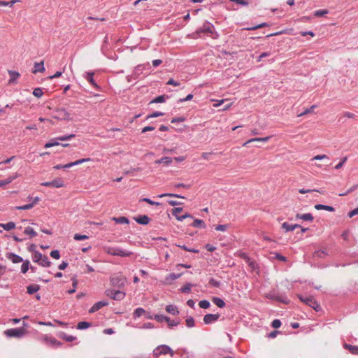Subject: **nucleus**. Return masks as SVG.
Wrapping results in <instances>:
<instances>
[{"label":"nucleus","instance_id":"nucleus-25","mask_svg":"<svg viewBox=\"0 0 358 358\" xmlns=\"http://www.w3.org/2000/svg\"><path fill=\"white\" fill-rule=\"evenodd\" d=\"M190 226L193 227H197V228H201L205 229L206 225L203 220H199V219H195L192 224H190Z\"/></svg>","mask_w":358,"mask_h":358},{"label":"nucleus","instance_id":"nucleus-54","mask_svg":"<svg viewBox=\"0 0 358 358\" xmlns=\"http://www.w3.org/2000/svg\"><path fill=\"white\" fill-rule=\"evenodd\" d=\"M268 24L266 22H263V23L257 24V25H256L255 27L245 28V29L246 30H256L257 29L265 27H268Z\"/></svg>","mask_w":358,"mask_h":358},{"label":"nucleus","instance_id":"nucleus-20","mask_svg":"<svg viewBox=\"0 0 358 358\" xmlns=\"http://www.w3.org/2000/svg\"><path fill=\"white\" fill-rule=\"evenodd\" d=\"M150 66V64L147 63L145 65H138L135 67L134 70L133 75L134 76V78H136L138 76L143 73V69L145 66Z\"/></svg>","mask_w":358,"mask_h":358},{"label":"nucleus","instance_id":"nucleus-14","mask_svg":"<svg viewBox=\"0 0 358 358\" xmlns=\"http://www.w3.org/2000/svg\"><path fill=\"white\" fill-rule=\"evenodd\" d=\"M134 220L139 224L146 225L150 221V218L146 215H139L134 217Z\"/></svg>","mask_w":358,"mask_h":358},{"label":"nucleus","instance_id":"nucleus-59","mask_svg":"<svg viewBox=\"0 0 358 358\" xmlns=\"http://www.w3.org/2000/svg\"><path fill=\"white\" fill-rule=\"evenodd\" d=\"M301 219L305 221L311 222L313 220V217L312 214H310V213H305L301 215Z\"/></svg>","mask_w":358,"mask_h":358},{"label":"nucleus","instance_id":"nucleus-32","mask_svg":"<svg viewBox=\"0 0 358 358\" xmlns=\"http://www.w3.org/2000/svg\"><path fill=\"white\" fill-rule=\"evenodd\" d=\"M22 262V264L21 266V272L24 274L26 273L28 270L29 269V266H30V262L29 260L26 259V260H24L23 259V262Z\"/></svg>","mask_w":358,"mask_h":358},{"label":"nucleus","instance_id":"nucleus-19","mask_svg":"<svg viewBox=\"0 0 358 358\" xmlns=\"http://www.w3.org/2000/svg\"><path fill=\"white\" fill-rule=\"evenodd\" d=\"M8 72L10 76V79L8 80L9 84L15 83L16 80L20 76V74L17 71L8 70Z\"/></svg>","mask_w":358,"mask_h":358},{"label":"nucleus","instance_id":"nucleus-55","mask_svg":"<svg viewBox=\"0 0 358 358\" xmlns=\"http://www.w3.org/2000/svg\"><path fill=\"white\" fill-rule=\"evenodd\" d=\"M164 115V113L162 112L155 111V112L152 113V114L148 115L146 117V120H148L150 118H153V117H157L159 116H163Z\"/></svg>","mask_w":358,"mask_h":358},{"label":"nucleus","instance_id":"nucleus-13","mask_svg":"<svg viewBox=\"0 0 358 358\" xmlns=\"http://www.w3.org/2000/svg\"><path fill=\"white\" fill-rule=\"evenodd\" d=\"M108 305V302L106 301H100L96 303H95L89 310L90 313H94L99 310H100L101 308L106 306Z\"/></svg>","mask_w":358,"mask_h":358},{"label":"nucleus","instance_id":"nucleus-58","mask_svg":"<svg viewBox=\"0 0 358 358\" xmlns=\"http://www.w3.org/2000/svg\"><path fill=\"white\" fill-rule=\"evenodd\" d=\"M17 178V175L9 176L6 180H2L3 186L10 184L13 180H15Z\"/></svg>","mask_w":358,"mask_h":358},{"label":"nucleus","instance_id":"nucleus-61","mask_svg":"<svg viewBox=\"0 0 358 358\" xmlns=\"http://www.w3.org/2000/svg\"><path fill=\"white\" fill-rule=\"evenodd\" d=\"M281 321L278 319H275L271 322V327L274 329H278L281 326Z\"/></svg>","mask_w":358,"mask_h":358},{"label":"nucleus","instance_id":"nucleus-26","mask_svg":"<svg viewBox=\"0 0 358 358\" xmlns=\"http://www.w3.org/2000/svg\"><path fill=\"white\" fill-rule=\"evenodd\" d=\"M173 159L169 157H164L155 162V164H164L166 166H169L172 163Z\"/></svg>","mask_w":358,"mask_h":358},{"label":"nucleus","instance_id":"nucleus-50","mask_svg":"<svg viewBox=\"0 0 358 358\" xmlns=\"http://www.w3.org/2000/svg\"><path fill=\"white\" fill-rule=\"evenodd\" d=\"M140 201H141L146 202V203H149L150 205H152V206H159V205H161V203L157 202V201H154L151 200L149 198H143Z\"/></svg>","mask_w":358,"mask_h":358},{"label":"nucleus","instance_id":"nucleus-4","mask_svg":"<svg viewBox=\"0 0 358 358\" xmlns=\"http://www.w3.org/2000/svg\"><path fill=\"white\" fill-rule=\"evenodd\" d=\"M33 261L43 267H50L52 264L48 257L43 255L40 252H35L33 255Z\"/></svg>","mask_w":358,"mask_h":358},{"label":"nucleus","instance_id":"nucleus-15","mask_svg":"<svg viewBox=\"0 0 358 358\" xmlns=\"http://www.w3.org/2000/svg\"><path fill=\"white\" fill-rule=\"evenodd\" d=\"M182 275V273L176 274L174 273H169L165 277L164 283L171 285L173 280L179 278Z\"/></svg>","mask_w":358,"mask_h":358},{"label":"nucleus","instance_id":"nucleus-42","mask_svg":"<svg viewBox=\"0 0 358 358\" xmlns=\"http://www.w3.org/2000/svg\"><path fill=\"white\" fill-rule=\"evenodd\" d=\"M62 339L65 340L68 342H72L76 339V336L67 335L65 333H62V336H60Z\"/></svg>","mask_w":358,"mask_h":358},{"label":"nucleus","instance_id":"nucleus-16","mask_svg":"<svg viewBox=\"0 0 358 358\" xmlns=\"http://www.w3.org/2000/svg\"><path fill=\"white\" fill-rule=\"evenodd\" d=\"M94 75V72L89 71V72L86 73V75H85V78L95 88L99 89L100 88L99 86L96 84V83L94 80V78H93Z\"/></svg>","mask_w":358,"mask_h":358},{"label":"nucleus","instance_id":"nucleus-1","mask_svg":"<svg viewBox=\"0 0 358 358\" xmlns=\"http://www.w3.org/2000/svg\"><path fill=\"white\" fill-rule=\"evenodd\" d=\"M214 29V26L208 21H206L202 27L199 28L194 33L192 34V37L194 38H197L201 36V34H213Z\"/></svg>","mask_w":358,"mask_h":358},{"label":"nucleus","instance_id":"nucleus-34","mask_svg":"<svg viewBox=\"0 0 358 358\" xmlns=\"http://www.w3.org/2000/svg\"><path fill=\"white\" fill-rule=\"evenodd\" d=\"M144 313H145V310L143 308H137L133 313V317L136 319L144 315Z\"/></svg>","mask_w":358,"mask_h":358},{"label":"nucleus","instance_id":"nucleus-8","mask_svg":"<svg viewBox=\"0 0 358 358\" xmlns=\"http://www.w3.org/2000/svg\"><path fill=\"white\" fill-rule=\"evenodd\" d=\"M266 298L285 304H287L289 302V300L285 295L280 294L274 292L267 294Z\"/></svg>","mask_w":358,"mask_h":358},{"label":"nucleus","instance_id":"nucleus-45","mask_svg":"<svg viewBox=\"0 0 358 358\" xmlns=\"http://www.w3.org/2000/svg\"><path fill=\"white\" fill-rule=\"evenodd\" d=\"M316 105H313L310 108H306L303 112L301 113L298 115L299 117L303 116L305 115H307L308 113H313L315 108H316Z\"/></svg>","mask_w":358,"mask_h":358},{"label":"nucleus","instance_id":"nucleus-30","mask_svg":"<svg viewBox=\"0 0 358 358\" xmlns=\"http://www.w3.org/2000/svg\"><path fill=\"white\" fill-rule=\"evenodd\" d=\"M213 302L219 308H224L226 305L223 299L219 297H213L212 299Z\"/></svg>","mask_w":358,"mask_h":358},{"label":"nucleus","instance_id":"nucleus-48","mask_svg":"<svg viewBox=\"0 0 358 358\" xmlns=\"http://www.w3.org/2000/svg\"><path fill=\"white\" fill-rule=\"evenodd\" d=\"M71 280H72V285L73 287V289H71L68 290L67 292L69 294H73L74 292H76V288L78 285V280H76V278L75 277H73L71 278Z\"/></svg>","mask_w":358,"mask_h":358},{"label":"nucleus","instance_id":"nucleus-5","mask_svg":"<svg viewBox=\"0 0 358 358\" xmlns=\"http://www.w3.org/2000/svg\"><path fill=\"white\" fill-rule=\"evenodd\" d=\"M27 331L24 327L9 329L5 331L4 334L7 337L22 338Z\"/></svg>","mask_w":358,"mask_h":358},{"label":"nucleus","instance_id":"nucleus-37","mask_svg":"<svg viewBox=\"0 0 358 358\" xmlns=\"http://www.w3.org/2000/svg\"><path fill=\"white\" fill-rule=\"evenodd\" d=\"M175 245L178 247V248H182V250H184L185 251H188V252H194V253H199V250L194 249V248H189L185 245H180V244L176 243Z\"/></svg>","mask_w":358,"mask_h":358},{"label":"nucleus","instance_id":"nucleus-22","mask_svg":"<svg viewBox=\"0 0 358 358\" xmlns=\"http://www.w3.org/2000/svg\"><path fill=\"white\" fill-rule=\"evenodd\" d=\"M166 311L173 315H178L180 313L177 306L172 304L166 306Z\"/></svg>","mask_w":358,"mask_h":358},{"label":"nucleus","instance_id":"nucleus-47","mask_svg":"<svg viewBox=\"0 0 358 358\" xmlns=\"http://www.w3.org/2000/svg\"><path fill=\"white\" fill-rule=\"evenodd\" d=\"M75 136H76V135L72 134L59 136L57 138V139L59 141H69V140H71V139L75 138Z\"/></svg>","mask_w":358,"mask_h":358},{"label":"nucleus","instance_id":"nucleus-44","mask_svg":"<svg viewBox=\"0 0 358 358\" xmlns=\"http://www.w3.org/2000/svg\"><path fill=\"white\" fill-rule=\"evenodd\" d=\"M43 94L42 88L36 87L33 90V95L37 98H41Z\"/></svg>","mask_w":358,"mask_h":358},{"label":"nucleus","instance_id":"nucleus-52","mask_svg":"<svg viewBox=\"0 0 358 358\" xmlns=\"http://www.w3.org/2000/svg\"><path fill=\"white\" fill-rule=\"evenodd\" d=\"M199 305L201 308L206 309L210 307V303L207 300H202L199 301Z\"/></svg>","mask_w":358,"mask_h":358},{"label":"nucleus","instance_id":"nucleus-62","mask_svg":"<svg viewBox=\"0 0 358 358\" xmlns=\"http://www.w3.org/2000/svg\"><path fill=\"white\" fill-rule=\"evenodd\" d=\"M50 255L53 259H59L60 258V253L58 250L51 251Z\"/></svg>","mask_w":358,"mask_h":358},{"label":"nucleus","instance_id":"nucleus-36","mask_svg":"<svg viewBox=\"0 0 358 358\" xmlns=\"http://www.w3.org/2000/svg\"><path fill=\"white\" fill-rule=\"evenodd\" d=\"M24 234L29 235L30 238L35 237L37 235L34 229L30 227H27L24 229Z\"/></svg>","mask_w":358,"mask_h":358},{"label":"nucleus","instance_id":"nucleus-64","mask_svg":"<svg viewBox=\"0 0 358 358\" xmlns=\"http://www.w3.org/2000/svg\"><path fill=\"white\" fill-rule=\"evenodd\" d=\"M115 291H116V290H115V289H106V290L105 294H106V295L108 297H109V298H110V299H113V296H114V295H115V294H114V293H115Z\"/></svg>","mask_w":358,"mask_h":358},{"label":"nucleus","instance_id":"nucleus-24","mask_svg":"<svg viewBox=\"0 0 358 358\" xmlns=\"http://www.w3.org/2000/svg\"><path fill=\"white\" fill-rule=\"evenodd\" d=\"M328 255H329V254H328L327 251L324 250H320L315 251L313 254V257H315V258L317 257L320 259H324Z\"/></svg>","mask_w":358,"mask_h":358},{"label":"nucleus","instance_id":"nucleus-7","mask_svg":"<svg viewBox=\"0 0 358 358\" xmlns=\"http://www.w3.org/2000/svg\"><path fill=\"white\" fill-rule=\"evenodd\" d=\"M170 354L171 357L173 356V350L168 345H161L158 347H157L153 350V356L155 358H158L162 355H166Z\"/></svg>","mask_w":358,"mask_h":358},{"label":"nucleus","instance_id":"nucleus-11","mask_svg":"<svg viewBox=\"0 0 358 358\" xmlns=\"http://www.w3.org/2000/svg\"><path fill=\"white\" fill-rule=\"evenodd\" d=\"M220 315L218 313L217 314H211V313L206 314L203 317V322L206 324H210L211 323L216 322L220 318Z\"/></svg>","mask_w":358,"mask_h":358},{"label":"nucleus","instance_id":"nucleus-12","mask_svg":"<svg viewBox=\"0 0 358 358\" xmlns=\"http://www.w3.org/2000/svg\"><path fill=\"white\" fill-rule=\"evenodd\" d=\"M8 259L10 260L13 264H18L23 262V258L18 255L9 252L6 254Z\"/></svg>","mask_w":358,"mask_h":358},{"label":"nucleus","instance_id":"nucleus-3","mask_svg":"<svg viewBox=\"0 0 358 358\" xmlns=\"http://www.w3.org/2000/svg\"><path fill=\"white\" fill-rule=\"evenodd\" d=\"M105 252L113 256H120V257H130L133 253L130 251L123 250L120 248L116 247H107L105 248Z\"/></svg>","mask_w":358,"mask_h":358},{"label":"nucleus","instance_id":"nucleus-41","mask_svg":"<svg viewBox=\"0 0 358 358\" xmlns=\"http://www.w3.org/2000/svg\"><path fill=\"white\" fill-rule=\"evenodd\" d=\"M358 188V184L354 185L352 187H351L350 189H348L346 192L343 193H340L338 195L340 196H343L349 194L350 193H352L355 190H356Z\"/></svg>","mask_w":358,"mask_h":358},{"label":"nucleus","instance_id":"nucleus-2","mask_svg":"<svg viewBox=\"0 0 358 358\" xmlns=\"http://www.w3.org/2000/svg\"><path fill=\"white\" fill-rule=\"evenodd\" d=\"M110 282L113 287L122 288L127 282V278L122 273H116L110 278Z\"/></svg>","mask_w":358,"mask_h":358},{"label":"nucleus","instance_id":"nucleus-38","mask_svg":"<svg viewBox=\"0 0 358 358\" xmlns=\"http://www.w3.org/2000/svg\"><path fill=\"white\" fill-rule=\"evenodd\" d=\"M175 197V198H182V199H184L185 197L183 196H181L180 194H173V193H164V194H159L158 196V197L159 198H162V197Z\"/></svg>","mask_w":358,"mask_h":358},{"label":"nucleus","instance_id":"nucleus-35","mask_svg":"<svg viewBox=\"0 0 358 358\" xmlns=\"http://www.w3.org/2000/svg\"><path fill=\"white\" fill-rule=\"evenodd\" d=\"M91 326H92V324L90 322L83 321V322H78V324L77 325V329L79 330H83V329H86L89 328Z\"/></svg>","mask_w":358,"mask_h":358},{"label":"nucleus","instance_id":"nucleus-53","mask_svg":"<svg viewBox=\"0 0 358 358\" xmlns=\"http://www.w3.org/2000/svg\"><path fill=\"white\" fill-rule=\"evenodd\" d=\"M329 13V10H327V9H324V10H317L316 11H315L314 13V15L315 17H322L324 16V15L327 14Z\"/></svg>","mask_w":358,"mask_h":358},{"label":"nucleus","instance_id":"nucleus-6","mask_svg":"<svg viewBox=\"0 0 358 358\" xmlns=\"http://www.w3.org/2000/svg\"><path fill=\"white\" fill-rule=\"evenodd\" d=\"M298 297L301 301L313 308L315 311L318 312L321 310L320 305L313 296H303L302 295H299Z\"/></svg>","mask_w":358,"mask_h":358},{"label":"nucleus","instance_id":"nucleus-21","mask_svg":"<svg viewBox=\"0 0 358 358\" xmlns=\"http://www.w3.org/2000/svg\"><path fill=\"white\" fill-rule=\"evenodd\" d=\"M343 348L345 350H348L350 351V352L352 355H358V346L357 345H352L348 343H344Z\"/></svg>","mask_w":358,"mask_h":358},{"label":"nucleus","instance_id":"nucleus-60","mask_svg":"<svg viewBox=\"0 0 358 358\" xmlns=\"http://www.w3.org/2000/svg\"><path fill=\"white\" fill-rule=\"evenodd\" d=\"M33 207H34L33 203H28V204H26L24 206H17L16 209L24 210H29V209L32 208Z\"/></svg>","mask_w":358,"mask_h":358},{"label":"nucleus","instance_id":"nucleus-33","mask_svg":"<svg viewBox=\"0 0 358 358\" xmlns=\"http://www.w3.org/2000/svg\"><path fill=\"white\" fill-rule=\"evenodd\" d=\"M114 294H115V295L113 296V300H116V301L122 300L125 297V295H126L125 292L120 291V290H116L115 293H114Z\"/></svg>","mask_w":358,"mask_h":358},{"label":"nucleus","instance_id":"nucleus-10","mask_svg":"<svg viewBox=\"0 0 358 358\" xmlns=\"http://www.w3.org/2000/svg\"><path fill=\"white\" fill-rule=\"evenodd\" d=\"M41 185L44 187H53L56 188H59L64 186V181L60 178H57L50 182H42Z\"/></svg>","mask_w":358,"mask_h":358},{"label":"nucleus","instance_id":"nucleus-39","mask_svg":"<svg viewBox=\"0 0 358 358\" xmlns=\"http://www.w3.org/2000/svg\"><path fill=\"white\" fill-rule=\"evenodd\" d=\"M192 285L190 282H187L180 290L182 293H189L191 292V287Z\"/></svg>","mask_w":358,"mask_h":358},{"label":"nucleus","instance_id":"nucleus-49","mask_svg":"<svg viewBox=\"0 0 358 358\" xmlns=\"http://www.w3.org/2000/svg\"><path fill=\"white\" fill-rule=\"evenodd\" d=\"M166 322L167 323L169 327L172 328L173 327L177 326L180 324V320H171V318L169 317V320H166Z\"/></svg>","mask_w":358,"mask_h":358},{"label":"nucleus","instance_id":"nucleus-51","mask_svg":"<svg viewBox=\"0 0 358 358\" xmlns=\"http://www.w3.org/2000/svg\"><path fill=\"white\" fill-rule=\"evenodd\" d=\"M186 325L187 327H194L195 326V321L192 317H189L186 319Z\"/></svg>","mask_w":358,"mask_h":358},{"label":"nucleus","instance_id":"nucleus-40","mask_svg":"<svg viewBox=\"0 0 358 358\" xmlns=\"http://www.w3.org/2000/svg\"><path fill=\"white\" fill-rule=\"evenodd\" d=\"M154 319L157 320L158 322H163L164 321L169 320V317L164 315H154Z\"/></svg>","mask_w":358,"mask_h":358},{"label":"nucleus","instance_id":"nucleus-23","mask_svg":"<svg viewBox=\"0 0 358 358\" xmlns=\"http://www.w3.org/2000/svg\"><path fill=\"white\" fill-rule=\"evenodd\" d=\"M41 289V286L39 285H30L27 287V293L28 294H34L37 292Z\"/></svg>","mask_w":358,"mask_h":358},{"label":"nucleus","instance_id":"nucleus-17","mask_svg":"<svg viewBox=\"0 0 358 358\" xmlns=\"http://www.w3.org/2000/svg\"><path fill=\"white\" fill-rule=\"evenodd\" d=\"M43 71H45L43 61H41V62H35L32 73L36 74L37 73H42Z\"/></svg>","mask_w":358,"mask_h":358},{"label":"nucleus","instance_id":"nucleus-29","mask_svg":"<svg viewBox=\"0 0 358 358\" xmlns=\"http://www.w3.org/2000/svg\"><path fill=\"white\" fill-rule=\"evenodd\" d=\"M0 227H2L6 231H10L15 227V223L13 222H8L6 224L0 223Z\"/></svg>","mask_w":358,"mask_h":358},{"label":"nucleus","instance_id":"nucleus-27","mask_svg":"<svg viewBox=\"0 0 358 358\" xmlns=\"http://www.w3.org/2000/svg\"><path fill=\"white\" fill-rule=\"evenodd\" d=\"M315 208L316 210H325L329 212L335 211V208L333 206L324 205V204H316L315 205Z\"/></svg>","mask_w":358,"mask_h":358},{"label":"nucleus","instance_id":"nucleus-63","mask_svg":"<svg viewBox=\"0 0 358 358\" xmlns=\"http://www.w3.org/2000/svg\"><path fill=\"white\" fill-rule=\"evenodd\" d=\"M228 227H229L228 224H218V225L215 226V229L217 231H224L228 229Z\"/></svg>","mask_w":358,"mask_h":358},{"label":"nucleus","instance_id":"nucleus-28","mask_svg":"<svg viewBox=\"0 0 358 358\" xmlns=\"http://www.w3.org/2000/svg\"><path fill=\"white\" fill-rule=\"evenodd\" d=\"M271 138V136H266V137H263V138H251V139L248 140L246 143H245L244 145H246L248 143H250L252 142H264V143H266Z\"/></svg>","mask_w":358,"mask_h":358},{"label":"nucleus","instance_id":"nucleus-18","mask_svg":"<svg viewBox=\"0 0 358 358\" xmlns=\"http://www.w3.org/2000/svg\"><path fill=\"white\" fill-rule=\"evenodd\" d=\"M169 98V96L166 94L158 96L150 101L149 105L152 103H164Z\"/></svg>","mask_w":358,"mask_h":358},{"label":"nucleus","instance_id":"nucleus-56","mask_svg":"<svg viewBox=\"0 0 358 358\" xmlns=\"http://www.w3.org/2000/svg\"><path fill=\"white\" fill-rule=\"evenodd\" d=\"M209 285L212 287H220V281H217L214 278H210L209 280Z\"/></svg>","mask_w":358,"mask_h":358},{"label":"nucleus","instance_id":"nucleus-31","mask_svg":"<svg viewBox=\"0 0 358 358\" xmlns=\"http://www.w3.org/2000/svg\"><path fill=\"white\" fill-rule=\"evenodd\" d=\"M113 220L116 224H129V219L124 216L118 217H113Z\"/></svg>","mask_w":358,"mask_h":358},{"label":"nucleus","instance_id":"nucleus-57","mask_svg":"<svg viewBox=\"0 0 358 358\" xmlns=\"http://www.w3.org/2000/svg\"><path fill=\"white\" fill-rule=\"evenodd\" d=\"M73 238L76 240V241H83V240H86V239H88L89 238V236H87V235H81L80 234H76L73 236Z\"/></svg>","mask_w":358,"mask_h":358},{"label":"nucleus","instance_id":"nucleus-43","mask_svg":"<svg viewBox=\"0 0 358 358\" xmlns=\"http://www.w3.org/2000/svg\"><path fill=\"white\" fill-rule=\"evenodd\" d=\"M57 141L58 140L57 138L51 139L49 142L45 143V148H51V147L55 146V145H59V142Z\"/></svg>","mask_w":358,"mask_h":358},{"label":"nucleus","instance_id":"nucleus-9","mask_svg":"<svg viewBox=\"0 0 358 358\" xmlns=\"http://www.w3.org/2000/svg\"><path fill=\"white\" fill-rule=\"evenodd\" d=\"M57 115H52L54 119L59 120H71L70 114L66 111L65 108H57L55 110Z\"/></svg>","mask_w":358,"mask_h":358},{"label":"nucleus","instance_id":"nucleus-46","mask_svg":"<svg viewBox=\"0 0 358 358\" xmlns=\"http://www.w3.org/2000/svg\"><path fill=\"white\" fill-rule=\"evenodd\" d=\"M182 211V208L176 207L172 209L171 213L178 220V217L180 216V215H179V213H181Z\"/></svg>","mask_w":358,"mask_h":358}]
</instances>
